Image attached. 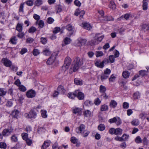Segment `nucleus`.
Returning <instances> with one entry per match:
<instances>
[{
    "instance_id": "55",
    "label": "nucleus",
    "mask_w": 149,
    "mask_h": 149,
    "mask_svg": "<svg viewBox=\"0 0 149 149\" xmlns=\"http://www.w3.org/2000/svg\"><path fill=\"white\" fill-rule=\"evenodd\" d=\"M41 113L42 116L43 118H45L47 117V115L46 114L47 111H41Z\"/></svg>"
},
{
    "instance_id": "62",
    "label": "nucleus",
    "mask_w": 149,
    "mask_h": 149,
    "mask_svg": "<svg viewBox=\"0 0 149 149\" xmlns=\"http://www.w3.org/2000/svg\"><path fill=\"white\" fill-rule=\"evenodd\" d=\"M87 40L85 39H82L80 40L79 42L81 44V45H84L86 42Z\"/></svg>"
},
{
    "instance_id": "31",
    "label": "nucleus",
    "mask_w": 149,
    "mask_h": 149,
    "mask_svg": "<svg viewBox=\"0 0 149 149\" xmlns=\"http://www.w3.org/2000/svg\"><path fill=\"white\" fill-rule=\"evenodd\" d=\"M38 28H42L43 27L44 25V23L43 21L42 20H40L38 21Z\"/></svg>"
},
{
    "instance_id": "13",
    "label": "nucleus",
    "mask_w": 149,
    "mask_h": 149,
    "mask_svg": "<svg viewBox=\"0 0 149 149\" xmlns=\"http://www.w3.org/2000/svg\"><path fill=\"white\" fill-rule=\"evenodd\" d=\"M73 113L75 114H77L78 115L80 116L81 114V109L78 108H77L74 109L73 111Z\"/></svg>"
},
{
    "instance_id": "7",
    "label": "nucleus",
    "mask_w": 149,
    "mask_h": 149,
    "mask_svg": "<svg viewBox=\"0 0 149 149\" xmlns=\"http://www.w3.org/2000/svg\"><path fill=\"white\" fill-rule=\"evenodd\" d=\"M2 62L7 67H10L11 65V62L7 58H3L1 60Z\"/></svg>"
},
{
    "instance_id": "64",
    "label": "nucleus",
    "mask_w": 149,
    "mask_h": 149,
    "mask_svg": "<svg viewBox=\"0 0 149 149\" xmlns=\"http://www.w3.org/2000/svg\"><path fill=\"white\" fill-rule=\"evenodd\" d=\"M116 77L113 74H112L109 79V81L113 82L115 79Z\"/></svg>"
},
{
    "instance_id": "29",
    "label": "nucleus",
    "mask_w": 149,
    "mask_h": 149,
    "mask_svg": "<svg viewBox=\"0 0 149 149\" xmlns=\"http://www.w3.org/2000/svg\"><path fill=\"white\" fill-rule=\"evenodd\" d=\"M74 82L75 84L77 85H81L83 84V82L82 80H79L77 79H74Z\"/></svg>"
},
{
    "instance_id": "27",
    "label": "nucleus",
    "mask_w": 149,
    "mask_h": 149,
    "mask_svg": "<svg viewBox=\"0 0 149 149\" xmlns=\"http://www.w3.org/2000/svg\"><path fill=\"white\" fill-rule=\"evenodd\" d=\"M109 7L113 10H114L116 8V5L112 1L110 2V4L109 5Z\"/></svg>"
},
{
    "instance_id": "25",
    "label": "nucleus",
    "mask_w": 149,
    "mask_h": 149,
    "mask_svg": "<svg viewBox=\"0 0 149 149\" xmlns=\"http://www.w3.org/2000/svg\"><path fill=\"white\" fill-rule=\"evenodd\" d=\"M33 18L36 20H37V21L36 22L35 24L36 25H37L38 23V21L40 19V17L39 15L34 14L33 15Z\"/></svg>"
},
{
    "instance_id": "35",
    "label": "nucleus",
    "mask_w": 149,
    "mask_h": 149,
    "mask_svg": "<svg viewBox=\"0 0 149 149\" xmlns=\"http://www.w3.org/2000/svg\"><path fill=\"white\" fill-rule=\"evenodd\" d=\"M142 28L144 31H147L149 30V26L146 24H144L142 26Z\"/></svg>"
},
{
    "instance_id": "39",
    "label": "nucleus",
    "mask_w": 149,
    "mask_h": 149,
    "mask_svg": "<svg viewBox=\"0 0 149 149\" xmlns=\"http://www.w3.org/2000/svg\"><path fill=\"white\" fill-rule=\"evenodd\" d=\"M56 12L57 13H58L60 12H61L62 10V9L61 8V6L60 5H57L56 6Z\"/></svg>"
},
{
    "instance_id": "61",
    "label": "nucleus",
    "mask_w": 149,
    "mask_h": 149,
    "mask_svg": "<svg viewBox=\"0 0 149 149\" xmlns=\"http://www.w3.org/2000/svg\"><path fill=\"white\" fill-rule=\"evenodd\" d=\"M26 3L29 6H31L33 4V1L31 0H29L26 2Z\"/></svg>"
},
{
    "instance_id": "21",
    "label": "nucleus",
    "mask_w": 149,
    "mask_h": 149,
    "mask_svg": "<svg viewBox=\"0 0 149 149\" xmlns=\"http://www.w3.org/2000/svg\"><path fill=\"white\" fill-rule=\"evenodd\" d=\"M17 39L15 36L12 37L10 39V42L12 44H16L17 43Z\"/></svg>"
},
{
    "instance_id": "50",
    "label": "nucleus",
    "mask_w": 149,
    "mask_h": 149,
    "mask_svg": "<svg viewBox=\"0 0 149 149\" xmlns=\"http://www.w3.org/2000/svg\"><path fill=\"white\" fill-rule=\"evenodd\" d=\"M128 138V136L125 134H123L121 138H120L119 140L120 141H124L127 139Z\"/></svg>"
},
{
    "instance_id": "44",
    "label": "nucleus",
    "mask_w": 149,
    "mask_h": 149,
    "mask_svg": "<svg viewBox=\"0 0 149 149\" xmlns=\"http://www.w3.org/2000/svg\"><path fill=\"white\" fill-rule=\"evenodd\" d=\"M135 141L138 143H142V140L139 136H138L136 138Z\"/></svg>"
},
{
    "instance_id": "38",
    "label": "nucleus",
    "mask_w": 149,
    "mask_h": 149,
    "mask_svg": "<svg viewBox=\"0 0 149 149\" xmlns=\"http://www.w3.org/2000/svg\"><path fill=\"white\" fill-rule=\"evenodd\" d=\"M132 124L134 126H137L139 125V121L138 119H134L131 122Z\"/></svg>"
},
{
    "instance_id": "57",
    "label": "nucleus",
    "mask_w": 149,
    "mask_h": 149,
    "mask_svg": "<svg viewBox=\"0 0 149 149\" xmlns=\"http://www.w3.org/2000/svg\"><path fill=\"white\" fill-rule=\"evenodd\" d=\"M143 3V9L144 10H146L148 9V3L147 2Z\"/></svg>"
},
{
    "instance_id": "4",
    "label": "nucleus",
    "mask_w": 149,
    "mask_h": 149,
    "mask_svg": "<svg viewBox=\"0 0 149 149\" xmlns=\"http://www.w3.org/2000/svg\"><path fill=\"white\" fill-rule=\"evenodd\" d=\"M57 55V54L56 53H55L52 54L51 56L49 58L48 60L47 61V64L49 65L52 64L55 60Z\"/></svg>"
},
{
    "instance_id": "18",
    "label": "nucleus",
    "mask_w": 149,
    "mask_h": 149,
    "mask_svg": "<svg viewBox=\"0 0 149 149\" xmlns=\"http://www.w3.org/2000/svg\"><path fill=\"white\" fill-rule=\"evenodd\" d=\"M108 105L105 104H104L101 106L100 110L102 111H107L108 110Z\"/></svg>"
},
{
    "instance_id": "33",
    "label": "nucleus",
    "mask_w": 149,
    "mask_h": 149,
    "mask_svg": "<svg viewBox=\"0 0 149 149\" xmlns=\"http://www.w3.org/2000/svg\"><path fill=\"white\" fill-rule=\"evenodd\" d=\"M18 87L19 89L21 91L24 92L26 90V87L22 85H20Z\"/></svg>"
},
{
    "instance_id": "37",
    "label": "nucleus",
    "mask_w": 149,
    "mask_h": 149,
    "mask_svg": "<svg viewBox=\"0 0 149 149\" xmlns=\"http://www.w3.org/2000/svg\"><path fill=\"white\" fill-rule=\"evenodd\" d=\"M133 97L135 100L137 99L140 97V94L138 92H136L134 94Z\"/></svg>"
},
{
    "instance_id": "10",
    "label": "nucleus",
    "mask_w": 149,
    "mask_h": 149,
    "mask_svg": "<svg viewBox=\"0 0 149 149\" xmlns=\"http://www.w3.org/2000/svg\"><path fill=\"white\" fill-rule=\"evenodd\" d=\"M77 97L79 100H83L84 98V94L81 92H79V90L76 91Z\"/></svg>"
},
{
    "instance_id": "22",
    "label": "nucleus",
    "mask_w": 149,
    "mask_h": 149,
    "mask_svg": "<svg viewBox=\"0 0 149 149\" xmlns=\"http://www.w3.org/2000/svg\"><path fill=\"white\" fill-rule=\"evenodd\" d=\"M57 90L59 93H64L65 91V90L62 86H59L57 88Z\"/></svg>"
},
{
    "instance_id": "58",
    "label": "nucleus",
    "mask_w": 149,
    "mask_h": 149,
    "mask_svg": "<svg viewBox=\"0 0 149 149\" xmlns=\"http://www.w3.org/2000/svg\"><path fill=\"white\" fill-rule=\"evenodd\" d=\"M100 19L101 20L105 21L110 20L108 19L107 16H103V15L101 16Z\"/></svg>"
},
{
    "instance_id": "51",
    "label": "nucleus",
    "mask_w": 149,
    "mask_h": 149,
    "mask_svg": "<svg viewBox=\"0 0 149 149\" xmlns=\"http://www.w3.org/2000/svg\"><path fill=\"white\" fill-rule=\"evenodd\" d=\"M111 72V70L108 68H107L104 71V73L106 74H107V76H109V75Z\"/></svg>"
},
{
    "instance_id": "2",
    "label": "nucleus",
    "mask_w": 149,
    "mask_h": 149,
    "mask_svg": "<svg viewBox=\"0 0 149 149\" xmlns=\"http://www.w3.org/2000/svg\"><path fill=\"white\" fill-rule=\"evenodd\" d=\"M71 61L72 60L70 57H66L65 60L64 65L62 67L63 69L65 70L68 69L70 65Z\"/></svg>"
},
{
    "instance_id": "3",
    "label": "nucleus",
    "mask_w": 149,
    "mask_h": 149,
    "mask_svg": "<svg viewBox=\"0 0 149 149\" xmlns=\"http://www.w3.org/2000/svg\"><path fill=\"white\" fill-rule=\"evenodd\" d=\"M25 116L27 118H36L37 113L34 109L31 110L29 113H26L24 114Z\"/></svg>"
},
{
    "instance_id": "16",
    "label": "nucleus",
    "mask_w": 149,
    "mask_h": 149,
    "mask_svg": "<svg viewBox=\"0 0 149 149\" xmlns=\"http://www.w3.org/2000/svg\"><path fill=\"white\" fill-rule=\"evenodd\" d=\"M83 27L88 30H90L91 28V26L90 25L87 23H82Z\"/></svg>"
},
{
    "instance_id": "43",
    "label": "nucleus",
    "mask_w": 149,
    "mask_h": 149,
    "mask_svg": "<svg viewBox=\"0 0 149 149\" xmlns=\"http://www.w3.org/2000/svg\"><path fill=\"white\" fill-rule=\"evenodd\" d=\"M22 136L23 139L25 140H27L28 138V134L26 133H23L22 134Z\"/></svg>"
},
{
    "instance_id": "41",
    "label": "nucleus",
    "mask_w": 149,
    "mask_h": 149,
    "mask_svg": "<svg viewBox=\"0 0 149 149\" xmlns=\"http://www.w3.org/2000/svg\"><path fill=\"white\" fill-rule=\"evenodd\" d=\"M6 92L3 88H0V96L5 95Z\"/></svg>"
},
{
    "instance_id": "42",
    "label": "nucleus",
    "mask_w": 149,
    "mask_h": 149,
    "mask_svg": "<svg viewBox=\"0 0 149 149\" xmlns=\"http://www.w3.org/2000/svg\"><path fill=\"white\" fill-rule=\"evenodd\" d=\"M43 53L44 54L47 56H49L51 54L50 52L48 49H45L43 51Z\"/></svg>"
},
{
    "instance_id": "12",
    "label": "nucleus",
    "mask_w": 149,
    "mask_h": 149,
    "mask_svg": "<svg viewBox=\"0 0 149 149\" xmlns=\"http://www.w3.org/2000/svg\"><path fill=\"white\" fill-rule=\"evenodd\" d=\"M91 112L89 110H87L83 112V115L85 117H89L91 116Z\"/></svg>"
},
{
    "instance_id": "11",
    "label": "nucleus",
    "mask_w": 149,
    "mask_h": 149,
    "mask_svg": "<svg viewBox=\"0 0 149 149\" xmlns=\"http://www.w3.org/2000/svg\"><path fill=\"white\" fill-rule=\"evenodd\" d=\"M51 141L49 140L45 141L41 147V149H46L50 145Z\"/></svg>"
},
{
    "instance_id": "1",
    "label": "nucleus",
    "mask_w": 149,
    "mask_h": 149,
    "mask_svg": "<svg viewBox=\"0 0 149 149\" xmlns=\"http://www.w3.org/2000/svg\"><path fill=\"white\" fill-rule=\"evenodd\" d=\"M99 34H97L93 39L90 42L92 45H96L100 43L104 38V36H98Z\"/></svg>"
},
{
    "instance_id": "59",
    "label": "nucleus",
    "mask_w": 149,
    "mask_h": 149,
    "mask_svg": "<svg viewBox=\"0 0 149 149\" xmlns=\"http://www.w3.org/2000/svg\"><path fill=\"white\" fill-rule=\"evenodd\" d=\"M96 56L97 57H98L100 56H102L103 55V52L101 51H97L96 52Z\"/></svg>"
},
{
    "instance_id": "8",
    "label": "nucleus",
    "mask_w": 149,
    "mask_h": 149,
    "mask_svg": "<svg viewBox=\"0 0 149 149\" xmlns=\"http://www.w3.org/2000/svg\"><path fill=\"white\" fill-rule=\"evenodd\" d=\"M85 126L83 124H81L76 129V132L77 133H82L84 131Z\"/></svg>"
},
{
    "instance_id": "60",
    "label": "nucleus",
    "mask_w": 149,
    "mask_h": 149,
    "mask_svg": "<svg viewBox=\"0 0 149 149\" xmlns=\"http://www.w3.org/2000/svg\"><path fill=\"white\" fill-rule=\"evenodd\" d=\"M125 84L126 83L125 82L123 81H122L120 82V84L121 86L124 88L125 89H127V86H125Z\"/></svg>"
},
{
    "instance_id": "23",
    "label": "nucleus",
    "mask_w": 149,
    "mask_h": 149,
    "mask_svg": "<svg viewBox=\"0 0 149 149\" xmlns=\"http://www.w3.org/2000/svg\"><path fill=\"white\" fill-rule=\"evenodd\" d=\"M68 96L71 99H73L75 97L77 96L76 93V91L74 93H69L68 94Z\"/></svg>"
},
{
    "instance_id": "28",
    "label": "nucleus",
    "mask_w": 149,
    "mask_h": 149,
    "mask_svg": "<svg viewBox=\"0 0 149 149\" xmlns=\"http://www.w3.org/2000/svg\"><path fill=\"white\" fill-rule=\"evenodd\" d=\"M115 135H119L122 134V130L120 128H118L115 129Z\"/></svg>"
},
{
    "instance_id": "26",
    "label": "nucleus",
    "mask_w": 149,
    "mask_h": 149,
    "mask_svg": "<svg viewBox=\"0 0 149 149\" xmlns=\"http://www.w3.org/2000/svg\"><path fill=\"white\" fill-rule=\"evenodd\" d=\"M108 77L109 76L103 73L101 75L100 79L102 81H103L104 80L107 79Z\"/></svg>"
},
{
    "instance_id": "54",
    "label": "nucleus",
    "mask_w": 149,
    "mask_h": 149,
    "mask_svg": "<svg viewBox=\"0 0 149 149\" xmlns=\"http://www.w3.org/2000/svg\"><path fill=\"white\" fill-rule=\"evenodd\" d=\"M66 28L69 31H73V27L70 24H68L66 26Z\"/></svg>"
},
{
    "instance_id": "45",
    "label": "nucleus",
    "mask_w": 149,
    "mask_h": 149,
    "mask_svg": "<svg viewBox=\"0 0 149 149\" xmlns=\"http://www.w3.org/2000/svg\"><path fill=\"white\" fill-rule=\"evenodd\" d=\"M70 140L71 142L74 144L76 143L78 141L77 139L74 136L71 137Z\"/></svg>"
},
{
    "instance_id": "17",
    "label": "nucleus",
    "mask_w": 149,
    "mask_h": 149,
    "mask_svg": "<svg viewBox=\"0 0 149 149\" xmlns=\"http://www.w3.org/2000/svg\"><path fill=\"white\" fill-rule=\"evenodd\" d=\"M117 102L114 100H111L109 103V106L111 107L115 108L117 105Z\"/></svg>"
},
{
    "instance_id": "36",
    "label": "nucleus",
    "mask_w": 149,
    "mask_h": 149,
    "mask_svg": "<svg viewBox=\"0 0 149 149\" xmlns=\"http://www.w3.org/2000/svg\"><path fill=\"white\" fill-rule=\"evenodd\" d=\"M106 90V88L104 86L101 85L100 87V91L101 93H104Z\"/></svg>"
},
{
    "instance_id": "63",
    "label": "nucleus",
    "mask_w": 149,
    "mask_h": 149,
    "mask_svg": "<svg viewBox=\"0 0 149 149\" xmlns=\"http://www.w3.org/2000/svg\"><path fill=\"white\" fill-rule=\"evenodd\" d=\"M115 129L114 128H111L109 130V133L111 134H115Z\"/></svg>"
},
{
    "instance_id": "46",
    "label": "nucleus",
    "mask_w": 149,
    "mask_h": 149,
    "mask_svg": "<svg viewBox=\"0 0 149 149\" xmlns=\"http://www.w3.org/2000/svg\"><path fill=\"white\" fill-rule=\"evenodd\" d=\"M109 59L111 63H112L114 62L115 61V57L113 55L109 56Z\"/></svg>"
},
{
    "instance_id": "19",
    "label": "nucleus",
    "mask_w": 149,
    "mask_h": 149,
    "mask_svg": "<svg viewBox=\"0 0 149 149\" xmlns=\"http://www.w3.org/2000/svg\"><path fill=\"white\" fill-rule=\"evenodd\" d=\"M130 75V73L127 71H125L123 72L122 76L125 79L128 78Z\"/></svg>"
},
{
    "instance_id": "47",
    "label": "nucleus",
    "mask_w": 149,
    "mask_h": 149,
    "mask_svg": "<svg viewBox=\"0 0 149 149\" xmlns=\"http://www.w3.org/2000/svg\"><path fill=\"white\" fill-rule=\"evenodd\" d=\"M147 72L145 70H141L139 71V75L142 76H143L146 74Z\"/></svg>"
},
{
    "instance_id": "49",
    "label": "nucleus",
    "mask_w": 149,
    "mask_h": 149,
    "mask_svg": "<svg viewBox=\"0 0 149 149\" xmlns=\"http://www.w3.org/2000/svg\"><path fill=\"white\" fill-rule=\"evenodd\" d=\"M40 52H39V50L36 49H34L33 51V54L35 56H37L40 54Z\"/></svg>"
},
{
    "instance_id": "5",
    "label": "nucleus",
    "mask_w": 149,
    "mask_h": 149,
    "mask_svg": "<svg viewBox=\"0 0 149 149\" xmlns=\"http://www.w3.org/2000/svg\"><path fill=\"white\" fill-rule=\"evenodd\" d=\"M36 95V92L33 90L31 89L28 91L26 93V95L29 98L34 97Z\"/></svg>"
},
{
    "instance_id": "34",
    "label": "nucleus",
    "mask_w": 149,
    "mask_h": 149,
    "mask_svg": "<svg viewBox=\"0 0 149 149\" xmlns=\"http://www.w3.org/2000/svg\"><path fill=\"white\" fill-rule=\"evenodd\" d=\"M101 102V100L98 98H96L94 101V103L96 105H99Z\"/></svg>"
},
{
    "instance_id": "20",
    "label": "nucleus",
    "mask_w": 149,
    "mask_h": 149,
    "mask_svg": "<svg viewBox=\"0 0 149 149\" xmlns=\"http://www.w3.org/2000/svg\"><path fill=\"white\" fill-rule=\"evenodd\" d=\"M11 132V131H10V130L8 129H4L2 132L3 135V136H8V133H10Z\"/></svg>"
},
{
    "instance_id": "6",
    "label": "nucleus",
    "mask_w": 149,
    "mask_h": 149,
    "mask_svg": "<svg viewBox=\"0 0 149 149\" xmlns=\"http://www.w3.org/2000/svg\"><path fill=\"white\" fill-rule=\"evenodd\" d=\"M74 63L78 65L79 67H81L83 63V59L77 57L75 58L73 61Z\"/></svg>"
},
{
    "instance_id": "56",
    "label": "nucleus",
    "mask_w": 149,
    "mask_h": 149,
    "mask_svg": "<svg viewBox=\"0 0 149 149\" xmlns=\"http://www.w3.org/2000/svg\"><path fill=\"white\" fill-rule=\"evenodd\" d=\"M117 120V118L116 117H114L113 118L109 119V122L111 123H116V122Z\"/></svg>"
},
{
    "instance_id": "53",
    "label": "nucleus",
    "mask_w": 149,
    "mask_h": 149,
    "mask_svg": "<svg viewBox=\"0 0 149 149\" xmlns=\"http://www.w3.org/2000/svg\"><path fill=\"white\" fill-rule=\"evenodd\" d=\"M147 114L144 113H141L139 115V117L142 119L143 120L146 117Z\"/></svg>"
},
{
    "instance_id": "15",
    "label": "nucleus",
    "mask_w": 149,
    "mask_h": 149,
    "mask_svg": "<svg viewBox=\"0 0 149 149\" xmlns=\"http://www.w3.org/2000/svg\"><path fill=\"white\" fill-rule=\"evenodd\" d=\"M95 65L97 67L102 68L104 66V65L102 62H100V61H96L95 63Z\"/></svg>"
},
{
    "instance_id": "14",
    "label": "nucleus",
    "mask_w": 149,
    "mask_h": 149,
    "mask_svg": "<svg viewBox=\"0 0 149 149\" xmlns=\"http://www.w3.org/2000/svg\"><path fill=\"white\" fill-rule=\"evenodd\" d=\"M19 113V111L17 110H15L12 112V116L15 118H17Z\"/></svg>"
},
{
    "instance_id": "52",
    "label": "nucleus",
    "mask_w": 149,
    "mask_h": 149,
    "mask_svg": "<svg viewBox=\"0 0 149 149\" xmlns=\"http://www.w3.org/2000/svg\"><path fill=\"white\" fill-rule=\"evenodd\" d=\"M11 140L12 142H16L17 141V136L14 135L11 136Z\"/></svg>"
},
{
    "instance_id": "24",
    "label": "nucleus",
    "mask_w": 149,
    "mask_h": 149,
    "mask_svg": "<svg viewBox=\"0 0 149 149\" xmlns=\"http://www.w3.org/2000/svg\"><path fill=\"white\" fill-rule=\"evenodd\" d=\"M105 128V126L104 124H100L98 127V130L101 131L104 130Z\"/></svg>"
},
{
    "instance_id": "48",
    "label": "nucleus",
    "mask_w": 149,
    "mask_h": 149,
    "mask_svg": "<svg viewBox=\"0 0 149 149\" xmlns=\"http://www.w3.org/2000/svg\"><path fill=\"white\" fill-rule=\"evenodd\" d=\"M36 30V28L33 26L31 27L29 30V32L30 33H33Z\"/></svg>"
},
{
    "instance_id": "9",
    "label": "nucleus",
    "mask_w": 149,
    "mask_h": 149,
    "mask_svg": "<svg viewBox=\"0 0 149 149\" xmlns=\"http://www.w3.org/2000/svg\"><path fill=\"white\" fill-rule=\"evenodd\" d=\"M79 66L73 62V64L71 66L70 71L71 72V73L73 72H76L79 69Z\"/></svg>"
},
{
    "instance_id": "32",
    "label": "nucleus",
    "mask_w": 149,
    "mask_h": 149,
    "mask_svg": "<svg viewBox=\"0 0 149 149\" xmlns=\"http://www.w3.org/2000/svg\"><path fill=\"white\" fill-rule=\"evenodd\" d=\"M71 40L70 38H66L64 40L65 44H62V46H64L66 45L69 44Z\"/></svg>"
},
{
    "instance_id": "30",
    "label": "nucleus",
    "mask_w": 149,
    "mask_h": 149,
    "mask_svg": "<svg viewBox=\"0 0 149 149\" xmlns=\"http://www.w3.org/2000/svg\"><path fill=\"white\" fill-rule=\"evenodd\" d=\"M42 3V0H36L35 2V5L36 6H40Z\"/></svg>"
},
{
    "instance_id": "40",
    "label": "nucleus",
    "mask_w": 149,
    "mask_h": 149,
    "mask_svg": "<svg viewBox=\"0 0 149 149\" xmlns=\"http://www.w3.org/2000/svg\"><path fill=\"white\" fill-rule=\"evenodd\" d=\"M22 27L21 24H18L16 27V29L19 32H21L22 30Z\"/></svg>"
}]
</instances>
